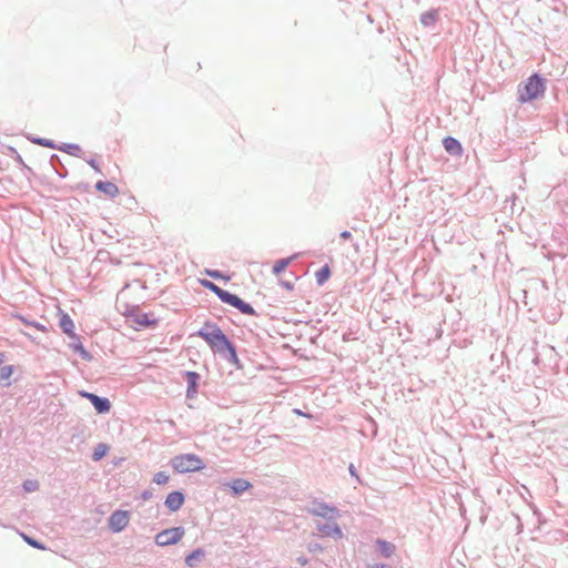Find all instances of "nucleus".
<instances>
[{
	"label": "nucleus",
	"instance_id": "nucleus-1",
	"mask_svg": "<svg viewBox=\"0 0 568 568\" xmlns=\"http://www.w3.org/2000/svg\"><path fill=\"white\" fill-rule=\"evenodd\" d=\"M197 336L207 343L213 353L239 366L240 361L234 345L215 323L206 322L197 332Z\"/></svg>",
	"mask_w": 568,
	"mask_h": 568
},
{
	"label": "nucleus",
	"instance_id": "nucleus-2",
	"mask_svg": "<svg viewBox=\"0 0 568 568\" xmlns=\"http://www.w3.org/2000/svg\"><path fill=\"white\" fill-rule=\"evenodd\" d=\"M175 473L185 474L200 471L205 467L203 459L195 454H181L171 459Z\"/></svg>",
	"mask_w": 568,
	"mask_h": 568
},
{
	"label": "nucleus",
	"instance_id": "nucleus-3",
	"mask_svg": "<svg viewBox=\"0 0 568 568\" xmlns=\"http://www.w3.org/2000/svg\"><path fill=\"white\" fill-rule=\"evenodd\" d=\"M545 92L544 80L538 75L534 74L528 78L524 88L519 90V101L528 102L541 97Z\"/></svg>",
	"mask_w": 568,
	"mask_h": 568
},
{
	"label": "nucleus",
	"instance_id": "nucleus-4",
	"mask_svg": "<svg viewBox=\"0 0 568 568\" xmlns=\"http://www.w3.org/2000/svg\"><path fill=\"white\" fill-rule=\"evenodd\" d=\"M125 317L130 322V326L134 329L154 327L158 324V318L153 313L130 311L125 314Z\"/></svg>",
	"mask_w": 568,
	"mask_h": 568
},
{
	"label": "nucleus",
	"instance_id": "nucleus-5",
	"mask_svg": "<svg viewBox=\"0 0 568 568\" xmlns=\"http://www.w3.org/2000/svg\"><path fill=\"white\" fill-rule=\"evenodd\" d=\"M222 302L236 307L240 310L243 314L252 315L254 314V308L242 301L237 295H234L227 291L221 290L220 294L217 295Z\"/></svg>",
	"mask_w": 568,
	"mask_h": 568
},
{
	"label": "nucleus",
	"instance_id": "nucleus-6",
	"mask_svg": "<svg viewBox=\"0 0 568 568\" xmlns=\"http://www.w3.org/2000/svg\"><path fill=\"white\" fill-rule=\"evenodd\" d=\"M184 535V530L181 527H174L165 529L156 535L155 542L159 546H169L179 542Z\"/></svg>",
	"mask_w": 568,
	"mask_h": 568
},
{
	"label": "nucleus",
	"instance_id": "nucleus-7",
	"mask_svg": "<svg viewBox=\"0 0 568 568\" xmlns=\"http://www.w3.org/2000/svg\"><path fill=\"white\" fill-rule=\"evenodd\" d=\"M129 513L124 510L114 511L109 518V527L114 532L122 531L129 524Z\"/></svg>",
	"mask_w": 568,
	"mask_h": 568
},
{
	"label": "nucleus",
	"instance_id": "nucleus-8",
	"mask_svg": "<svg viewBox=\"0 0 568 568\" xmlns=\"http://www.w3.org/2000/svg\"><path fill=\"white\" fill-rule=\"evenodd\" d=\"M81 396L88 398L99 414L108 413L111 408L109 399L101 398L95 394L82 392Z\"/></svg>",
	"mask_w": 568,
	"mask_h": 568
},
{
	"label": "nucleus",
	"instance_id": "nucleus-9",
	"mask_svg": "<svg viewBox=\"0 0 568 568\" xmlns=\"http://www.w3.org/2000/svg\"><path fill=\"white\" fill-rule=\"evenodd\" d=\"M311 513L316 516L333 518L337 515V509L324 503L314 501Z\"/></svg>",
	"mask_w": 568,
	"mask_h": 568
},
{
	"label": "nucleus",
	"instance_id": "nucleus-10",
	"mask_svg": "<svg viewBox=\"0 0 568 568\" xmlns=\"http://www.w3.org/2000/svg\"><path fill=\"white\" fill-rule=\"evenodd\" d=\"M184 504V496L182 493L180 491H172L170 493L168 496H166V499H165V506L171 510V511H176L179 510L182 505Z\"/></svg>",
	"mask_w": 568,
	"mask_h": 568
},
{
	"label": "nucleus",
	"instance_id": "nucleus-11",
	"mask_svg": "<svg viewBox=\"0 0 568 568\" xmlns=\"http://www.w3.org/2000/svg\"><path fill=\"white\" fill-rule=\"evenodd\" d=\"M95 187L98 191L109 195L110 197H115L120 193L119 187L114 183L109 181H99L95 184Z\"/></svg>",
	"mask_w": 568,
	"mask_h": 568
},
{
	"label": "nucleus",
	"instance_id": "nucleus-12",
	"mask_svg": "<svg viewBox=\"0 0 568 568\" xmlns=\"http://www.w3.org/2000/svg\"><path fill=\"white\" fill-rule=\"evenodd\" d=\"M443 145L445 150L454 155H462L463 146L462 144L454 138L447 136L443 141Z\"/></svg>",
	"mask_w": 568,
	"mask_h": 568
},
{
	"label": "nucleus",
	"instance_id": "nucleus-13",
	"mask_svg": "<svg viewBox=\"0 0 568 568\" xmlns=\"http://www.w3.org/2000/svg\"><path fill=\"white\" fill-rule=\"evenodd\" d=\"M60 327L71 338H78V336L74 333V323L72 318L65 313H63L60 317Z\"/></svg>",
	"mask_w": 568,
	"mask_h": 568
},
{
	"label": "nucleus",
	"instance_id": "nucleus-14",
	"mask_svg": "<svg viewBox=\"0 0 568 568\" xmlns=\"http://www.w3.org/2000/svg\"><path fill=\"white\" fill-rule=\"evenodd\" d=\"M229 486L235 495H239L251 488V484L247 480L241 478L234 479L229 484Z\"/></svg>",
	"mask_w": 568,
	"mask_h": 568
},
{
	"label": "nucleus",
	"instance_id": "nucleus-15",
	"mask_svg": "<svg viewBox=\"0 0 568 568\" xmlns=\"http://www.w3.org/2000/svg\"><path fill=\"white\" fill-rule=\"evenodd\" d=\"M320 531L326 536H334L341 538L343 536L341 528L336 525H325L320 528Z\"/></svg>",
	"mask_w": 568,
	"mask_h": 568
},
{
	"label": "nucleus",
	"instance_id": "nucleus-16",
	"mask_svg": "<svg viewBox=\"0 0 568 568\" xmlns=\"http://www.w3.org/2000/svg\"><path fill=\"white\" fill-rule=\"evenodd\" d=\"M331 276V268L328 265H324L315 274L316 283L323 285Z\"/></svg>",
	"mask_w": 568,
	"mask_h": 568
},
{
	"label": "nucleus",
	"instance_id": "nucleus-17",
	"mask_svg": "<svg viewBox=\"0 0 568 568\" xmlns=\"http://www.w3.org/2000/svg\"><path fill=\"white\" fill-rule=\"evenodd\" d=\"M13 374V366L8 365L3 366L0 369V384L9 386L10 385V377Z\"/></svg>",
	"mask_w": 568,
	"mask_h": 568
},
{
	"label": "nucleus",
	"instance_id": "nucleus-18",
	"mask_svg": "<svg viewBox=\"0 0 568 568\" xmlns=\"http://www.w3.org/2000/svg\"><path fill=\"white\" fill-rule=\"evenodd\" d=\"M377 546L381 554L385 557H389L395 550V546L385 540H377Z\"/></svg>",
	"mask_w": 568,
	"mask_h": 568
},
{
	"label": "nucleus",
	"instance_id": "nucleus-19",
	"mask_svg": "<svg viewBox=\"0 0 568 568\" xmlns=\"http://www.w3.org/2000/svg\"><path fill=\"white\" fill-rule=\"evenodd\" d=\"M293 258H294V256L287 257V258H281V260L276 261L273 265V273L275 275H278L281 272H283L290 265V263L293 261Z\"/></svg>",
	"mask_w": 568,
	"mask_h": 568
},
{
	"label": "nucleus",
	"instance_id": "nucleus-20",
	"mask_svg": "<svg viewBox=\"0 0 568 568\" xmlns=\"http://www.w3.org/2000/svg\"><path fill=\"white\" fill-rule=\"evenodd\" d=\"M77 339V343H73L72 344V348L74 352L79 353V355L85 359V361H91L92 356L90 355V353L83 347L82 343L79 341V338H75Z\"/></svg>",
	"mask_w": 568,
	"mask_h": 568
},
{
	"label": "nucleus",
	"instance_id": "nucleus-21",
	"mask_svg": "<svg viewBox=\"0 0 568 568\" xmlns=\"http://www.w3.org/2000/svg\"><path fill=\"white\" fill-rule=\"evenodd\" d=\"M204 557V551L202 549H196L192 554H190L185 561L186 565L193 567L196 561L201 560Z\"/></svg>",
	"mask_w": 568,
	"mask_h": 568
},
{
	"label": "nucleus",
	"instance_id": "nucleus-22",
	"mask_svg": "<svg viewBox=\"0 0 568 568\" xmlns=\"http://www.w3.org/2000/svg\"><path fill=\"white\" fill-rule=\"evenodd\" d=\"M108 450H109V446L106 444L98 445L92 455L93 460L97 462V460H100L101 458H103L106 455Z\"/></svg>",
	"mask_w": 568,
	"mask_h": 568
},
{
	"label": "nucleus",
	"instance_id": "nucleus-23",
	"mask_svg": "<svg viewBox=\"0 0 568 568\" xmlns=\"http://www.w3.org/2000/svg\"><path fill=\"white\" fill-rule=\"evenodd\" d=\"M169 475L165 471H159L154 475L153 481L158 485H164L169 481Z\"/></svg>",
	"mask_w": 568,
	"mask_h": 568
},
{
	"label": "nucleus",
	"instance_id": "nucleus-24",
	"mask_svg": "<svg viewBox=\"0 0 568 568\" xmlns=\"http://www.w3.org/2000/svg\"><path fill=\"white\" fill-rule=\"evenodd\" d=\"M201 284H202L205 288H207V290L212 291L213 293H215L216 295H219V294H220V292H221V290H222V288H221V287H219L216 284H214L213 282L207 281V280H201Z\"/></svg>",
	"mask_w": 568,
	"mask_h": 568
},
{
	"label": "nucleus",
	"instance_id": "nucleus-25",
	"mask_svg": "<svg viewBox=\"0 0 568 568\" xmlns=\"http://www.w3.org/2000/svg\"><path fill=\"white\" fill-rule=\"evenodd\" d=\"M38 487H39V484H38V481H37V480H27V481H24V484H23V488H24V490H26V491H28V493H31V491L37 490V489H38Z\"/></svg>",
	"mask_w": 568,
	"mask_h": 568
},
{
	"label": "nucleus",
	"instance_id": "nucleus-26",
	"mask_svg": "<svg viewBox=\"0 0 568 568\" xmlns=\"http://www.w3.org/2000/svg\"><path fill=\"white\" fill-rule=\"evenodd\" d=\"M19 318H20V320H21V322H22V323H24L26 325L33 326V327H36V328H37V329H39V331H44V329H45V328H44V326H43V325H41V324H39V323L29 322V321H27L26 318H23V317H21V316H19Z\"/></svg>",
	"mask_w": 568,
	"mask_h": 568
},
{
	"label": "nucleus",
	"instance_id": "nucleus-27",
	"mask_svg": "<svg viewBox=\"0 0 568 568\" xmlns=\"http://www.w3.org/2000/svg\"><path fill=\"white\" fill-rule=\"evenodd\" d=\"M435 19H436V14L435 13H426V14L423 16L422 22L424 24H428L430 22H434Z\"/></svg>",
	"mask_w": 568,
	"mask_h": 568
},
{
	"label": "nucleus",
	"instance_id": "nucleus-28",
	"mask_svg": "<svg viewBox=\"0 0 568 568\" xmlns=\"http://www.w3.org/2000/svg\"><path fill=\"white\" fill-rule=\"evenodd\" d=\"M206 273L213 278H223L219 271H206Z\"/></svg>",
	"mask_w": 568,
	"mask_h": 568
},
{
	"label": "nucleus",
	"instance_id": "nucleus-29",
	"mask_svg": "<svg viewBox=\"0 0 568 568\" xmlns=\"http://www.w3.org/2000/svg\"><path fill=\"white\" fill-rule=\"evenodd\" d=\"M281 284L287 291H292L294 288V286H293V284L291 282H282Z\"/></svg>",
	"mask_w": 568,
	"mask_h": 568
},
{
	"label": "nucleus",
	"instance_id": "nucleus-30",
	"mask_svg": "<svg viewBox=\"0 0 568 568\" xmlns=\"http://www.w3.org/2000/svg\"><path fill=\"white\" fill-rule=\"evenodd\" d=\"M348 469H349V473L359 480V477L356 474V469H355V466L353 464L349 465Z\"/></svg>",
	"mask_w": 568,
	"mask_h": 568
},
{
	"label": "nucleus",
	"instance_id": "nucleus-31",
	"mask_svg": "<svg viewBox=\"0 0 568 568\" xmlns=\"http://www.w3.org/2000/svg\"><path fill=\"white\" fill-rule=\"evenodd\" d=\"M187 375H189V378H190L191 383H192V384H195V379H196V377H197V374H196V373H194V372H191V373H189Z\"/></svg>",
	"mask_w": 568,
	"mask_h": 568
},
{
	"label": "nucleus",
	"instance_id": "nucleus-32",
	"mask_svg": "<svg viewBox=\"0 0 568 568\" xmlns=\"http://www.w3.org/2000/svg\"><path fill=\"white\" fill-rule=\"evenodd\" d=\"M341 237L344 239V240H348V239L352 237V234L348 231H344V232L341 233Z\"/></svg>",
	"mask_w": 568,
	"mask_h": 568
},
{
	"label": "nucleus",
	"instance_id": "nucleus-33",
	"mask_svg": "<svg viewBox=\"0 0 568 568\" xmlns=\"http://www.w3.org/2000/svg\"><path fill=\"white\" fill-rule=\"evenodd\" d=\"M89 163H90V165H91L94 170L99 171V168H98V165L95 164V162H94V161H90Z\"/></svg>",
	"mask_w": 568,
	"mask_h": 568
},
{
	"label": "nucleus",
	"instance_id": "nucleus-34",
	"mask_svg": "<svg viewBox=\"0 0 568 568\" xmlns=\"http://www.w3.org/2000/svg\"><path fill=\"white\" fill-rule=\"evenodd\" d=\"M28 542H29L30 545H32V546L38 547V545H37V542H36L34 540H29V539H28Z\"/></svg>",
	"mask_w": 568,
	"mask_h": 568
},
{
	"label": "nucleus",
	"instance_id": "nucleus-35",
	"mask_svg": "<svg viewBox=\"0 0 568 568\" xmlns=\"http://www.w3.org/2000/svg\"><path fill=\"white\" fill-rule=\"evenodd\" d=\"M39 143H40L41 145H44V146H51V144H49V143H43L42 141H39Z\"/></svg>",
	"mask_w": 568,
	"mask_h": 568
}]
</instances>
